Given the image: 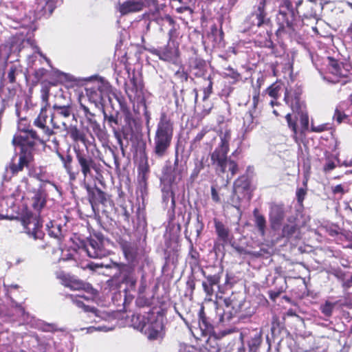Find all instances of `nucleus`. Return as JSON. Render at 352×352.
I'll use <instances>...</instances> for the list:
<instances>
[{"label": "nucleus", "mask_w": 352, "mask_h": 352, "mask_svg": "<svg viewBox=\"0 0 352 352\" xmlns=\"http://www.w3.org/2000/svg\"><path fill=\"white\" fill-rule=\"evenodd\" d=\"M302 94V88L295 85L286 88L284 95V102L297 115L293 116L289 113L285 116L287 126L296 138L298 135L305 134L309 129V115Z\"/></svg>", "instance_id": "1"}, {"label": "nucleus", "mask_w": 352, "mask_h": 352, "mask_svg": "<svg viewBox=\"0 0 352 352\" xmlns=\"http://www.w3.org/2000/svg\"><path fill=\"white\" fill-rule=\"evenodd\" d=\"M174 116L175 111L169 109L160 113L154 138L156 154L164 153L170 146L174 133Z\"/></svg>", "instance_id": "2"}, {"label": "nucleus", "mask_w": 352, "mask_h": 352, "mask_svg": "<svg viewBox=\"0 0 352 352\" xmlns=\"http://www.w3.org/2000/svg\"><path fill=\"white\" fill-rule=\"evenodd\" d=\"M223 304V311L219 320L224 324L229 323L235 317L238 321L250 318L255 313V307L250 305V301L244 298L239 300L235 296L224 298Z\"/></svg>", "instance_id": "3"}, {"label": "nucleus", "mask_w": 352, "mask_h": 352, "mask_svg": "<svg viewBox=\"0 0 352 352\" xmlns=\"http://www.w3.org/2000/svg\"><path fill=\"white\" fill-rule=\"evenodd\" d=\"M278 29L276 31L277 37L287 34L294 37L300 33L304 26V21L296 12H287L284 10H279L276 16Z\"/></svg>", "instance_id": "4"}, {"label": "nucleus", "mask_w": 352, "mask_h": 352, "mask_svg": "<svg viewBox=\"0 0 352 352\" xmlns=\"http://www.w3.org/2000/svg\"><path fill=\"white\" fill-rule=\"evenodd\" d=\"M18 129L26 134L14 135L12 144L15 149L20 150L19 154H32L35 151L36 140L38 139L36 131L31 129V125L26 118L20 119Z\"/></svg>", "instance_id": "5"}, {"label": "nucleus", "mask_w": 352, "mask_h": 352, "mask_svg": "<svg viewBox=\"0 0 352 352\" xmlns=\"http://www.w3.org/2000/svg\"><path fill=\"white\" fill-rule=\"evenodd\" d=\"M327 80L333 83L346 85L351 82L352 66L346 63L340 62L333 57H327Z\"/></svg>", "instance_id": "6"}, {"label": "nucleus", "mask_w": 352, "mask_h": 352, "mask_svg": "<svg viewBox=\"0 0 352 352\" xmlns=\"http://www.w3.org/2000/svg\"><path fill=\"white\" fill-rule=\"evenodd\" d=\"M146 318L140 314L133 315L131 322L134 328L144 331L149 340H156L159 338L162 339L164 336V326L162 321L155 319L146 327Z\"/></svg>", "instance_id": "7"}, {"label": "nucleus", "mask_w": 352, "mask_h": 352, "mask_svg": "<svg viewBox=\"0 0 352 352\" xmlns=\"http://www.w3.org/2000/svg\"><path fill=\"white\" fill-rule=\"evenodd\" d=\"M145 50L152 55L157 56L160 60L172 64H177L180 57L179 45L176 41H168L162 46H152Z\"/></svg>", "instance_id": "8"}, {"label": "nucleus", "mask_w": 352, "mask_h": 352, "mask_svg": "<svg viewBox=\"0 0 352 352\" xmlns=\"http://www.w3.org/2000/svg\"><path fill=\"white\" fill-rule=\"evenodd\" d=\"M252 179L247 175H241L238 177L233 183V189L230 197V204L232 206L239 208L241 201L246 195H250L252 191L251 189Z\"/></svg>", "instance_id": "9"}, {"label": "nucleus", "mask_w": 352, "mask_h": 352, "mask_svg": "<svg viewBox=\"0 0 352 352\" xmlns=\"http://www.w3.org/2000/svg\"><path fill=\"white\" fill-rule=\"evenodd\" d=\"M121 110L124 114V124L122 125V137L124 139L133 138L142 131L140 119L135 118L125 102H120Z\"/></svg>", "instance_id": "10"}, {"label": "nucleus", "mask_w": 352, "mask_h": 352, "mask_svg": "<svg viewBox=\"0 0 352 352\" xmlns=\"http://www.w3.org/2000/svg\"><path fill=\"white\" fill-rule=\"evenodd\" d=\"M204 270L201 268V273L206 278V280L202 282V287L204 292L208 297H212L214 294V286H218L219 289V283L223 273V267L209 266Z\"/></svg>", "instance_id": "11"}, {"label": "nucleus", "mask_w": 352, "mask_h": 352, "mask_svg": "<svg viewBox=\"0 0 352 352\" xmlns=\"http://www.w3.org/2000/svg\"><path fill=\"white\" fill-rule=\"evenodd\" d=\"M178 155H175L173 163L168 160L164 168L162 181L169 186L177 184L186 174V170L183 165H179Z\"/></svg>", "instance_id": "12"}, {"label": "nucleus", "mask_w": 352, "mask_h": 352, "mask_svg": "<svg viewBox=\"0 0 352 352\" xmlns=\"http://www.w3.org/2000/svg\"><path fill=\"white\" fill-rule=\"evenodd\" d=\"M113 267L118 271V274H116L113 277L121 276V283L127 285L129 289L135 291L137 277L134 265L113 262Z\"/></svg>", "instance_id": "13"}, {"label": "nucleus", "mask_w": 352, "mask_h": 352, "mask_svg": "<svg viewBox=\"0 0 352 352\" xmlns=\"http://www.w3.org/2000/svg\"><path fill=\"white\" fill-rule=\"evenodd\" d=\"M63 129L67 131V133L74 142L79 141L84 145L87 154H98L99 151L96 146L95 139H92V140H87L85 131L80 130L76 125L70 126L67 125V129Z\"/></svg>", "instance_id": "14"}, {"label": "nucleus", "mask_w": 352, "mask_h": 352, "mask_svg": "<svg viewBox=\"0 0 352 352\" xmlns=\"http://www.w3.org/2000/svg\"><path fill=\"white\" fill-rule=\"evenodd\" d=\"M56 277L60 280L63 285L72 290H84L90 293H93L95 290L91 284L63 272L58 273Z\"/></svg>", "instance_id": "15"}, {"label": "nucleus", "mask_w": 352, "mask_h": 352, "mask_svg": "<svg viewBox=\"0 0 352 352\" xmlns=\"http://www.w3.org/2000/svg\"><path fill=\"white\" fill-rule=\"evenodd\" d=\"M81 128L87 133H88L91 139H95L96 137L101 142H106L108 139L109 135L104 124L101 125L96 120V118L88 122H80Z\"/></svg>", "instance_id": "16"}, {"label": "nucleus", "mask_w": 352, "mask_h": 352, "mask_svg": "<svg viewBox=\"0 0 352 352\" xmlns=\"http://www.w3.org/2000/svg\"><path fill=\"white\" fill-rule=\"evenodd\" d=\"M96 238H91L85 245V250L90 258H102L109 254V251L106 249L103 244L102 237L95 235Z\"/></svg>", "instance_id": "17"}, {"label": "nucleus", "mask_w": 352, "mask_h": 352, "mask_svg": "<svg viewBox=\"0 0 352 352\" xmlns=\"http://www.w3.org/2000/svg\"><path fill=\"white\" fill-rule=\"evenodd\" d=\"M54 112L51 114L50 123L53 129H67V124L64 121H59L60 118H67L72 113V107L70 104L58 105L54 104L53 105Z\"/></svg>", "instance_id": "18"}, {"label": "nucleus", "mask_w": 352, "mask_h": 352, "mask_svg": "<svg viewBox=\"0 0 352 352\" xmlns=\"http://www.w3.org/2000/svg\"><path fill=\"white\" fill-rule=\"evenodd\" d=\"M211 159L217 168L221 173L230 172L231 176L235 175L239 170V165L231 157L228 155H211Z\"/></svg>", "instance_id": "19"}, {"label": "nucleus", "mask_w": 352, "mask_h": 352, "mask_svg": "<svg viewBox=\"0 0 352 352\" xmlns=\"http://www.w3.org/2000/svg\"><path fill=\"white\" fill-rule=\"evenodd\" d=\"M298 218L294 216L287 219V223L283 225L281 230V237L288 241H298L301 239V226L297 223Z\"/></svg>", "instance_id": "20"}, {"label": "nucleus", "mask_w": 352, "mask_h": 352, "mask_svg": "<svg viewBox=\"0 0 352 352\" xmlns=\"http://www.w3.org/2000/svg\"><path fill=\"white\" fill-rule=\"evenodd\" d=\"M34 155H14L10 162L7 169L14 175L22 171L24 168L30 170L34 166Z\"/></svg>", "instance_id": "21"}, {"label": "nucleus", "mask_w": 352, "mask_h": 352, "mask_svg": "<svg viewBox=\"0 0 352 352\" xmlns=\"http://www.w3.org/2000/svg\"><path fill=\"white\" fill-rule=\"evenodd\" d=\"M285 216V211L283 204H271L269 212V221L270 227L273 230H276L280 228Z\"/></svg>", "instance_id": "22"}, {"label": "nucleus", "mask_w": 352, "mask_h": 352, "mask_svg": "<svg viewBox=\"0 0 352 352\" xmlns=\"http://www.w3.org/2000/svg\"><path fill=\"white\" fill-rule=\"evenodd\" d=\"M258 4L254 6V10L251 14L256 20L255 25L258 28L271 25L272 21L266 10L267 0H258Z\"/></svg>", "instance_id": "23"}, {"label": "nucleus", "mask_w": 352, "mask_h": 352, "mask_svg": "<svg viewBox=\"0 0 352 352\" xmlns=\"http://www.w3.org/2000/svg\"><path fill=\"white\" fill-rule=\"evenodd\" d=\"M86 190L88 194L89 201L93 208L100 204L104 206L106 205L109 200V197L100 188L96 186L91 187L89 185H87Z\"/></svg>", "instance_id": "24"}, {"label": "nucleus", "mask_w": 352, "mask_h": 352, "mask_svg": "<svg viewBox=\"0 0 352 352\" xmlns=\"http://www.w3.org/2000/svg\"><path fill=\"white\" fill-rule=\"evenodd\" d=\"M146 7L144 0H126L119 3L118 11L121 16L140 12Z\"/></svg>", "instance_id": "25"}, {"label": "nucleus", "mask_w": 352, "mask_h": 352, "mask_svg": "<svg viewBox=\"0 0 352 352\" xmlns=\"http://www.w3.org/2000/svg\"><path fill=\"white\" fill-rule=\"evenodd\" d=\"M346 111H350L349 104L346 100L340 102L336 107L334 113L333 115V119L337 122L338 124H340L343 122L352 124L351 118L352 117L351 113H346Z\"/></svg>", "instance_id": "26"}, {"label": "nucleus", "mask_w": 352, "mask_h": 352, "mask_svg": "<svg viewBox=\"0 0 352 352\" xmlns=\"http://www.w3.org/2000/svg\"><path fill=\"white\" fill-rule=\"evenodd\" d=\"M118 243L125 259L128 261L127 264L134 265L138 255V247L131 242L123 239H120Z\"/></svg>", "instance_id": "27"}, {"label": "nucleus", "mask_w": 352, "mask_h": 352, "mask_svg": "<svg viewBox=\"0 0 352 352\" xmlns=\"http://www.w3.org/2000/svg\"><path fill=\"white\" fill-rule=\"evenodd\" d=\"M188 69L190 72H193L195 77H204L207 72L206 62L203 58L195 54L188 59Z\"/></svg>", "instance_id": "28"}, {"label": "nucleus", "mask_w": 352, "mask_h": 352, "mask_svg": "<svg viewBox=\"0 0 352 352\" xmlns=\"http://www.w3.org/2000/svg\"><path fill=\"white\" fill-rule=\"evenodd\" d=\"M104 122H106L109 128L111 129L116 139L122 136V125L119 118V113H111L108 114L104 109L102 110Z\"/></svg>", "instance_id": "29"}, {"label": "nucleus", "mask_w": 352, "mask_h": 352, "mask_svg": "<svg viewBox=\"0 0 352 352\" xmlns=\"http://www.w3.org/2000/svg\"><path fill=\"white\" fill-rule=\"evenodd\" d=\"M22 224L28 233L36 234V230L42 227V222L32 212H25L21 217Z\"/></svg>", "instance_id": "30"}, {"label": "nucleus", "mask_w": 352, "mask_h": 352, "mask_svg": "<svg viewBox=\"0 0 352 352\" xmlns=\"http://www.w3.org/2000/svg\"><path fill=\"white\" fill-rule=\"evenodd\" d=\"M48 108L49 107H41L37 118L34 121V125L40 129L42 133L47 137H50L54 133L53 128L52 129L47 125V120H50L47 114Z\"/></svg>", "instance_id": "31"}, {"label": "nucleus", "mask_w": 352, "mask_h": 352, "mask_svg": "<svg viewBox=\"0 0 352 352\" xmlns=\"http://www.w3.org/2000/svg\"><path fill=\"white\" fill-rule=\"evenodd\" d=\"M76 157L85 178L90 174L91 169H94L96 172L99 170V164H96L90 155H76Z\"/></svg>", "instance_id": "32"}, {"label": "nucleus", "mask_w": 352, "mask_h": 352, "mask_svg": "<svg viewBox=\"0 0 352 352\" xmlns=\"http://www.w3.org/2000/svg\"><path fill=\"white\" fill-rule=\"evenodd\" d=\"M47 202V194L42 188H39L32 198V206L38 212L45 207Z\"/></svg>", "instance_id": "33"}, {"label": "nucleus", "mask_w": 352, "mask_h": 352, "mask_svg": "<svg viewBox=\"0 0 352 352\" xmlns=\"http://www.w3.org/2000/svg\"><path fill=\"white\" fill-rule=\"evenodd\" d=\"M220 143L212 154H227L229 152V143L231 140V131L226 129L220 135Z\"/></svg>", "instance_id": "34"}, {"label": "nucleus", "mask_w": 352, "mask_h": 352, "mask_svg": "<svg viewBox=\"0 0 352 352\" xmlns=\"http://www.w3.org/2000/svg\"><path fill=\"white\" fill-rule=\"evenodd\" d=\"M86 95L90 102L98 104L103 101L102 86H91L85 89Z\"/></svg>", "instance_id": "35"}, {"label": "nucleus", "mask_w": 352, "mask_h": 352, "mask_svg": "<svg viewBox=\"0 0 352 352\" xmlns=\"http://www.w3.org/2000/svg\"><path fill=\"white\" fill-rule=\"evenodd\" d=\"M199 327L203 336L208 335L213 330L212 324L206 317L204 306L199 311Z\"/></svg>", "instance_id": "36"}, {"label": "nucleus", "mask_w": 352, "mask_h": 352, "mask_svg": "<svg viewBox=\"0 0 352 352\" xmlns=\"http://www.w3.org/2000/svg\"><path fill=\"white\" fill-rule=\"evenodd\" d=\"M48 234L58 241L60 245L64 239V234L62 231V227L54 221H50L47 225Z\"/></svg>", "instance_id": "37"}, {"label": "nucleus", "mask_w": 352, "mask_h": 352, "mask_svg": "<svg viewBox=\"0 0 352 352\" xmlns=\"http://www.w3.org/2000/svg\"><path fill=\"white\" fill-rule=\"evenodd\" d=\"M214 224L216 234L218 239L223 243H227L229 240L230 230L224 223L217 219H214Z\"/></svg>", "instance_id": "38"}, {"label": "nucleus", "mask_w": 352, "mask_h": 352, "mask_svg": "<svg viewBox=\"0 0 352 352\" xmlns=\"http://www.w3.org/2000/svg\"><path fill=\"white\" fill-rule=\"evenodd\" d=\"M160 20L166 21L168 23L169 25L171 26V28L169 30L168 32V41H175V40L178 38L179 34V25L176 23V21L169 14H166L164 17L160 18Z\"/></svg>", "instance_id": "39"}, {"label": "nucleus", "mask_w": 352, "mask_h": 352, "mask_svg": "<svg viewBox=\"0 0 352 352\" xmlns=\"http://www.w3.org/2000/svg\"><path fill=\"white\" fill-rule=\"evenodd\" d=\"M253 216L254 218V225L257 228L260 235L264 236L266 232V219L264 215L260 214L258 208L253 210Z\"/></svg>", "instance_id": "40"}, {"label": "nucleus", "mask_w": 352, "mask_h": 352, "mask_svg": "<svg viewBox=\"0 0 352 352\" xmlns=\"http://www.w3.org/2000/svg\"><path fill=\"white\" fill-rule=\"evenodd\" d=\"M62 161L64 162V165L65 168L67 169V173L69 175L70 180H75L76 179V176L79 173V170L77 168H74L71 164L72 162V156L71 155H59Z\"/></svg>", "instance_id": "41"}, {"label": "nucleus", "mask_w": 352, "mask_h": 352, "mask_svg": "<svg viewBox=\"0 0 352 352\" xmlns=\"http://www.w3.org/2000/svg\"><path fill=\"white\" fill-rule=\"evenodd\" d=\"M283 87V83L281 81L276 80L265 89V93L275 100H277Z\"/></svg>", "instance_id": "42"}, {"label": "nucleus", "mask_w": 352, "mask_h": 352, "mask_svg": "<svg viewBox=\"0 0 352 352\" xmlns=\"http://www.w3.org/2000/svg\"><path fill=\"white\" fill-rule=\"evenodd\" d=\"M82 296H78V297H73V296L71 295V298L74 302L78 308L82 309V311L85 313H90L92 314L94 316H98V310L95 307H91L89 305H85L82 300L81 298Z\"/></svg>", "instance_id": "43"}, {"label": "nucleus", "mask_w": 352, "mask_h": 352, "mask_svg": "<svg viewBox=\"0 0 352 352\" xmlns=\"http://www.w3.org/2000/svg\"><path fill=\"white\" fill-rule=\"evenodd\" d=\"M51 85L52 84L49 82H43L41 83V98L42 102H43L42 107H50V106L49 102V98Z\"/></svg>", "instance_id": "44"}, {"label": "nucleus", "mask_w": 352, "mask_h": 352, "mask_svg": "<svg viewBox=\"0 0 352 352\" xmlns=\"http://www.w3.org/2000/svg\"><path fill=\"white\" fill-rule=\"evenodd\" d=\"M262 342V333L257 332L248 342L249 352H257L258 347Z\"/></svg>", "instance_id": "45"}, {"label": "nucleus", "mask_w": 352, "mask_h": 352, "mask_svg": "<svg viewBox=\"0 0 352 352\" xmlns=\"http://www.w3.org/2000/svg\"><path fill=\"white\" fill-rule=\"evenodd\" d=\"M235 250L241 255H248L254 258H260L263 256L265 250L261 249L259 251H250L241 246H236L234 248Z\"/></svg>", "instance_id": "46"}, {"label": "nucleus", "mask_w": 352, "mask_h": 352, "mask_svg": "<svg viewBox=\"0 0 352 352\" xmlns=\"http://www.w3.org/2000/svg\"><path fill=\"white\" fill-rule=\"evenodd\" d=\"M282 285L280 287L275 286L274 289L269 291V296L272 300H275L281 294L285 292L287 289V282L282 280Z\"/></svg>", "instance_id": "47"}, {"label": "nucleus", "mask_w": 352, "mask_h": 352, "mask_svg": "<svg viewBox=\"0 0 352 352\" xmlns=\"http://www.w3.org/2000/svg\"><path fill=\"white\" fill-rule=\"evenodd\" d=\"M109 151L111 154H126V148L124 147V144L122 140V136H120L119 140L116 139V144L109 145L107 144Z\"/></svg>", "instance_id": "48"}, {"label": "nucleus", "mask_w": 352, "mask_h": 352, "mask_svg": "<svg viewBox=\"0 0 352 352\" xmlns=\"http://www.w3.org/2000/svg\"><path fill=\"white\" fill-rule=\"evenodd\" d=\"M254 117L253 113L251 111H248L245 113L243 117V126L245 127V131H251L256 125L254 123Z\"/></svg>", "instance_id": "49"}, {"label": "nucleus", "mask_w": 352, "mask_h": 352, "mask_svg": "<svg viewBox=\"0 0 352 352\" xmlns=\"http://www.w3.org/2000/svg\"><path fill=\"white\" fill-rule=\"evenodd\" d=\"M150 168L148 162L147 155H143L140 159V163L138 166V173L139 174H148Z\"/></svg>", "instance_id": "50"}, {"label": "nucleus", "mask_w": 352, "mask_h": 352, "mask_svg": "<svg viewBox=\"0 0 352 352\" xmlns=\"http://www.w3.org/2000/svg\"><path fill=\"white\" fill-rule=\"evenodd\" d=\"M79 111H82V112L83 119L82 120L83 122H88L96 118V115L91 112L89 108L82 103H80Z\"/></svg>", "instance_id": "51"}, {"label": "nucleus", "mask_w": 352, "mask_h": 352, "mask_svg": "<svg viewBox=\"0 0 352 352\" xmlns=\"http://www.w3.org/2000/svg\"><path fill=\"white\" fill-rule=\"evenodd\" d=\"M116 169L124 168L125 164L130 162L129 156L126 155H112Z\"/></svg>", "instance_id": "52"}, {"label": "nucleus", "mask_w": 352, "mask_h": 352, "mask_svg": "<svg viewBox=\"0 0 352 352\" xmlns=\"http://www.w3.org/2000/svg\"><path fill=\"white\" fill-rule=\"evenodd\" d=\"M152 303V298H147L144 294L138 295L135 300V305L140 308L151 307Z\"/></svg>", "instance_id": "53"}, {"label": "nucleus", "mask_w": 352, "mask_h": 352, "mask_svg": "<svg viewBox=\"0 0 352 352\" xmlns=\"http://www.w3.org/2000/svg\"><path fill=\"white\" fill-rule=\"evenodd\" d=\"M349 155H335L338 166L349 167L352 166V158Z\"/></svg>", "instance_id": "54"}, {"label": "nucleus", "mask_w": 352, "mask_h": 352, "mask_svg": "<svg viewBox=\"0 0 352 352\" xmlns=\"http://www.w3.org/2000/svg\"><path fill=\"white\" fill-rule=\"evenodd\" d=\"M226 70L227 71L226 73V77L232 78L234 82H238L241 80V74L232 67L228 66Z\"/></svg>", "instance_id": "55"}, {"label": "nucleus", "mask_w": 352, "mask_h": 352, "mask_svg": "<svg viewBox=\"0 0 352 352\" xmlns=\"http://www.w3.org/2000/svg\"><path fill=\"white\" fill-rule=\"evenodd\" d=\"M175 76L181 82H187L189 78L188 73L185 70L184 65H181L179 69L175 73Z\"/></svg>", "instance_id": "56"}, {"label": "nucleus", "mask_w": 352, "mask_h": 352, "mask_svg": "<svg viewBox=\"0 0 352 352\" xmlns=\"http://www.w3.org/2000/svg\"><path fill=\"white\" fill-rule=\"evenodd\" d=\"M209 131H210V129H208L207 126L202 128L201 131L197 134V135L195 136V138H194V140L191 144V146H190L191 151L193 150V147H197V144L199 143L203 139V138L206 135V134L208 133Z\"/></svg>", "instance_id": "57"}, {"label": "nucleus", "mask_w": 352, "mask_h": 352, "mask_svg": "<svg viewBox=\"0 0 352 352\" xmlns=\"http://www.w3.org/2000/svg\"><path fill=\"white\" fill-rule=\"evenodd\" d=\"M146 143L142 140L136 141L133 144V154H146Z\"/></svg>", "instance_id": "58"}, {"label": "nucleus", "mask_w": 352, "mask_h": 352, "mask_svg": "<svg viewBox=\"0 0 352 352\" xmlns=\"http://www.w3.org/2000/svg\"><path fill=\"white\" fill-rule=\"evenodd\" d=\"M49 148L51 152L55 153L56 154H60L58 151V142L57 140H48L45 144H44V149L45 152H47L46 151V148Z\"/></svg>", "instance_id": "59"}, {"label": "nucleus", "mask_w": 352, "mask_h": 352, "mask_svg": "<svg viewBox=\"0 0 352 352\" xmlns=\"http://www.w3.org/2000/svg\"><path fill=\"white\" fill-rule=\"evenodd\" d=\"M208 81V86L203 89L204 96L203 100H206L209 98L210 95L212 94L213 82L211 76H208L206 78Z\"/></svg>", "instance_id": "60"}, {"label": "nucleus", "mask_w": 352, "mask_h": 352, "mask_svg": "<svg viewBox=\"0 0 352 352\" xmlns=\"http://www.w3.org/2000/svg\"><path fill=\"white\" fill-rule=\"evenodd\" d=\"M29 176L34 177L41 182H44L45 178V173L42 172L41 170H39L38 172L33 167L30 168L29 170Z\"/></svg>", "instance_id": "61"}, {"label": "nucleus", "mask_w": 352, "mask_h": 352, "mask_svg": "<svg viewBox=\"0 0 352 352\" xmlns=\"http://www.w3.org/2000/svg\"><path fill=\"white\" fill-rule=\"evenodd\" d=\"M191 261L190 265H193L194 266H199V252L193 248L192 246L191 250L189 253Z\"/></svg>", "instance_id": "62"}, {"label": "nucleus", "mask_w": 352, "mask_h": 352, "mask_svg": "<svg viewBox=\"0 0 352 352\" xmlns=\"http://www.w3.org/2000/svg\"><path fill=\"white\" fill-rule=\"evenodd\" d=\"M331 129L330 124L329 123H324L319 125H314L313 123L311 125V131L315 133H321Z\"/></svg>", "instance_id": "63"}, {"label": "nucleus", "mask_w": 352, "mask_h": 352, "mask_svg": "<svg viewBox=\"0 0 352 352\" xmlns=\"http://www.w3.org/2000/svg\"><path fill=\"white\" fill-rule=\"evenodd\" d=\"M333 305L329 302H326L321 306V311L326 316H331L333 312Z\"/></svg>", "instance_id": "64"}]
</instances>
